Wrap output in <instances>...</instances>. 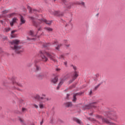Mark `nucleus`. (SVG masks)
Wrapping results in <instances>:
<instances>
[{
	"label": "nucleus",
	"mask_w": 125,
	"mask_h": 125,
	"mask_svg": "<svg viewBox=\"0 0 125 125\" xmlns=\"http://www.w3.org/2000/svg\"><path fill=\"white\" fill-rule=\"evenodd\" d=\"M20 43V40H15L10 42V46L12 49L15 50L16 53L19 54L23 52V49L21 46H19Z\"/></svg>",
	"instance_id": "nucleus-1"
},
{
	"label": "nucleus",
	"mask_w": 125,
	"mask_h": 125,
	"mask_svg": "<svg viewBox=\"0 0 125 125\" xmlns=\"http://www.w3.org/2000/svg\"><path fill=\"white\" fill-rule=\"evenodd\" d=\"M39 53L41 55L42 61H43L44 62H46L47 60H48V59L46 57H45V56H44L45 53L46 54L47 56L49 57V58H50L51 60H52V61H53V62H55V63H57V62H58L57 61V60L53 58V56H52V55H51L50 53L47 52L40 51Z\"/></svg>",
	"instance_id": "nucleus-2"
},
{
	"label": "nucleus",
	"mask_w": 125,
	"mask_h": 125,
	"mask_svg": "<svg viewBox=\"0 0 125 125\" xmlns=\"http://www.w3.org/2000/svg\"><path fill=\"white\" fill-rule=\"evenodd\" d=\"M70 68L71 69H74V73L72 76V79L70 80V83H73V82L75 81V80H76V79H77L78 77H79L78 72V71H77V66L73 64H71L70 65Z\"/></svg>",
	"instance_id": "nucleus-3"
},
{
	"label": "nucleus",
	"mask_w": 125,
	"mask_h": 125,
	"mask_svg": "<svg viewBox=\"0 0 125 125\" xmlns=\"http://www.w3.org/2000/svg\"><path fill=\"white\" fill-rule=\"evenodd\" d=\"M107 118L112 120V121H116L118 119V116L116 114V112H109L107 115Z\"/></svg>",
	"instance_id": "nucleus-4"
},
{
	"label": "nucleus",
	"mask_w": 125,
	"mask_h": 125,
	"mask_svg": "<svg viewBox=\"0 0 125 125\" xmlns=\"http://www.w3.org/2000/svg\"><path fill=\"white\" fill-rule=\"evenodd\" d=\"M98 118H99L100 119H101V120H102V121L104 123H105V124H107V125H117V124L114 123H112L111 122H110V121H109L108 119H105L103 117H102L101 116H98Z\"/></svg>",
	"instance_id": "nucleus-5"
},
{
	"label": "nucleus",
	"mask_w": 125,
	"mask_h": 125,
	"mask_svg": "<svg viewBox=\"0 0 125 125\" xmlns=\"http://www.w3.org/2000/svg\"><path fill=\"white\" fill-rule=\"evenodd\" d=\"M55 1L56 0H54ZM63 3H64V7L67 8V9H71V7L73 6V3H70L66 1V0H62Z\"/></svg>",
	"instance_id": "nucleus-6"
},
{
	"label": "nucleus",
	"mask_w": 125,
	"mask_h": 125,
	"mask_svg": "<svg viewBox=\"0 0 125 125\" xmlns=\"http://www.w3.org/2000/svg\"><path fill=\"white\" fill-rule=\"evenodd\" d=\"M52 14L55 15V16H58L59 17H61L64 15L63 13L58 11H55L53 12Z\"/></svg>",
	"instance_id": "nucleus-7"
},
{
	"label": "nucleus",
	"mask_w": 125,
	"mask_h": 125,
	"mask_svg": "<svg viewBox=\"0 0 125 125\" xmlns=\"http://www.w3.org/2000/svg\"><path fill=\"white\" fill-rule=\"evenodd\" d=\"M20 26H22V25L25 24L26 23V20L24 18V17L22 16H20Z\"/></svg>",
	"instance_id": "nucleus-8"
},
{
	"label": "nucleus",
	"mask_w": 125,
	"mask_h": 125,
	"mask_svg": "<svg viewBox=\"0 0 125 125\" xmlns=\"http://www.w3.org/2000/svg\"><path fill=\"white\" fill-rule=\"evenodd\" d=\"M53 44H54V45H57V46L56 47V49L57 50H59V49H60V47L62 46V44L58 43L57 41H55L53 43Z\"/></svg>",
	"instance_id": "nucleus-9"
},
{
	"label": "nucleus",
	"mask_w": 125,
	"mask_h": 125,
	"mask_svg": "<svg viewBox=\"0 0 125 125\" xmlns=\"http://www.w3.org/2000/svg\"><path fill=\"white\" fill-rule=\"evenodd\" d=\"M42 23H45L47 25H50L52 23V21H46V20L43 19L40 20Z\"/></svg>",
	"instance_id": "nucleus-10"
},
{
	"label": "nucleus",
	"mask_w": 125,
	"mask_h": 125,
	"mask_svg": "<svg viewBox=\"0 0 125 125\" xmlns=\"http://www.w3.org/2000/svg\"><path fill=\"white\" fill-rule=\"evenodd\" d=\"M18 20V19H17V18H13L12 21H10V25L11 27H13L14 23H16V22H17Z\"/></svg>",
	"instance_id": "nucleus-11"
},
{
	"label": "nucleus",
	"mask_w": 125,
	"mask_h": 125,
	"mask_svg": "<svg viewBox=\"0 0 125 125\" xmlns=\"http://www.w3.org/2000/svg\"><path fill=\"white\" fill-rule=\"evenodd\" d=\"M94 104H95V103H92L88 105H85V109H90V108H92L93 107L94 108L95 107Z\"/></svg>",
	"instance_id": "nucleus-12"
},
{
	"label": "nucleus",
	"mask_w": 125,
	"mask_h": 125,
	"mask_svg": "<svg viewBox=\"0 0 125 125\" xmlns=\"http://www.w3.org/2000/svg\"><path fill=\"white\" fill-rule=\"evenodd\" d=\"M11 82H12V83L14 84V85H18L19 86H20V87H23V85H22V84L17 83L15 80H11Z\"/></svg>",
	"instance_id": "nucleus-13"
},
{
	"label": "nucleus",
	"mask_w": 125,
	"mask_h": 125,
	"mask_svg": "<svg viewBox=\"0 0 125 125\" xmlns=\"http://www.w3.org/2000/svg\"><path fill=\"white\" fill-rule=\"evenodd\" d=\"M28 18H29V19H30V20H32L34 26H35V27H38L39 26V24H38V23H37L36 21H35V19L34 17H28Z\"/></svg>",
	"instance_id": "nucleus-14"
},
{
	"label": "nucleus",
	"mask_w": 125,
	"mask_h": 125,
	"mask_svg": "<svg viewBox=\"0 0 125 125\" xmlns=\"http://www.w3.org/2000/svg\"><path fill=\"white\" fill-rule=\"evenodd\" d=\"M27 9L29 11V13H36V12L37 11V10L35 9H32V8H31V7L29 6H27Z\"/></svg>",
	"instance_id": "nucleus-15"
},
{
	"label": "nucleus",
	"mask_w": 125,
	"mask_h": 125,
	"mask_svg": "<svg viewBox=\"0 0 125 125\" xmlns=\"http://www.w3.org/2000/svg\"><path fill=\"white\" fill-rule=\"evenodd\" d=\"M45 77H46V75L44 74L43 73H40L37 75V77L40 80H42V79H43V78H45Z\"/></svg>",
	"instance_id": "nucleus-16"
},
{
	"label": "nucleus",
	"mask_w": 125,
	"mask_h": 125,
	"mask_svg": "<svg viewBox=\"0 0 125 125\" xmlns=\"http://www.w3.org/2000/svg\"><path fill=\"white\" fill-rule=\"evenodd\" d=\"M65 82V79H61V81L60 82L58 86L57 87V89H59L60 88V86H61L62 84H63V83Z\"/></svg>",
	"instance_id": "nucleus-17"
},
{
	"label": "nucleus",
	"mask_w": 125,
	"mask_h": 125,
	"mask_svg": "<svg viewBox=\"0 0 125 125\" xmlns=\"http://www.w3.org/2000/svg\"><path fill=\"white\" fill-rule=\"evenodd\" d=\"M46 97V95L43 94L42 95V97L40 96V95H37V98H39V100H43L44 98H45Z\"/></svg>",
	"instance_id": "nucleus-18"
},
{
	"label": "nucleus",
	"mask_w": 125,
	"mask_h": 125,
	"mask_svg": "<svg viewBox=\"0 0 125 125\" xmlns=\"http://www.w3.org/2000/svg\"><path fill=\"white\" fill-rule=\"evenodd\" d=\"M58 82V77H55L54 79H52L51 83H56Z\"/></svg>",
	"instance_id": "nucleus-19"
},
{
	"label": "nucleus",
	"mask_w": 125,
	"mask_h": 125,
	"mask_svg": "<svg viewBox=\"0 0 125 125\" xmlns=\"http://www.w3.org/2000/svg\"><path fill=\"white\" fill-rule=\"evenodd\" d=\"M39 108L40 109H43L44 108V107H45V105L44 104H43V103H42V102H40L39 104Z\"/></svg>",
	"instance_id": "nucleus-20"
},
{
	"label": "nucleus",
	"mask_w": 125,
	"mask_h": 125,
	"mask_svg": "<svg viewBox=\"0 0 125 125\" xmlns=\"http://www.w3.org/2000/svg\"><path fill=\"white\" fill-rule=\"evenodd\" d=\"M37 33L36 34V32H34V31L33 30H31L29 32V35H30V36H32V37H36V36H37Z\"/></svg>",
	"instance_id": "nucleus-21"
},
{
	"label": "nucleus",
	"mask_w": 125,
	"mask_h": 125,
	"mask_svg": "<svg viewBox=\"0 0 125 125\" xmlns=\"http://www.w3.org/2000/svg\"><path fill=\"white\" fill-rule=\"evenodd\" d=\"M73 121L74 122H76L78 124H79V125H82V121L78 119V118H73Z\"/></svg>",
	"instance_id": "nucleus-22"
},
{
	"label": "nucleus",
	"mask_w": 125,
	"mask_h": 125,
	"mask_svg": "<svg viewBox=\"0 0 125 125\" xmlns=\"http://www.w3.org/2000/svg\"><path fill=\"white\" fill-rule=\"evenodd\" d=\"M44 29L47 32H52V31H53V29L49 27H45Z\"/></svg>",
	"instance_id": "nucleus-23"
},
{
	"label": "nucleus",
	"mask_w": 125,
	"mask_h": 125,
	"mask_svg": "<svg viewBox=\"0 0 125 125\" xmlns=\"http://www.w3.org/2000/svg\"><path fill=\"white\" fill-rule=\"evenodd\" d=\"M42 46H43V47H48V46H50V44L49 43H46L44 42H42Z\"/></svg>",
	"instance_id": "nucleus-24"
},
{
	"label": "nucleus",
	"mask_w": 125,
	"mask_h": 125,
	"mask_svg": "<svg viewBox=\"0 0 125 125\" xmlns=\"http://www.w3.org/2000/svg\"><path fill=\"white\" fill-rule=\"evenodd\" d=\"M11 28L8 27H6L4 28L3 31L4 32H5L6 33H8L10 31H11Z\"/></svg>",
	"instance_id": "nucleus-25"
},
{
	"label": "nucleus",
	"mask_w": 125,
	"mask_h": 125,
	"mask_svg": "<svg viewBox=\"0 0 125 125\" xmlns=\"http://www.w3.org/2000/svg\"><path fill=\"white\" fill-rule=\"evenodd\" d=\"M41 70V67L40 66L36 64L35 66V71L38 72V71H40Z\"/></svg>",
	"instance_id": "nucleus-26"
},
{
	"label": "nucleus",
	"mask_w": 125,
	"mask_h": 125,
	"mask_svg": "<svg viewBox=\"0 0 125 125\" xmlns=\"http://www.w3.org/2000/svg\"><path fill=\"white\" fill-rule=\"evenodd\" d=\"M50 100V98L47 97H45L43 100H42V102H46V101H49Z\"/></svg>",
	"instance_id": "nucleus-27"
},
{
	"label": "nucleus",
	"mask_w": 125,
	"mask_h": 125,
	"mask_svg": "<svg viewBox=\"0 0 125 125\" xmlns=\"http://www.w3.org/2000/svg\"><path fill=\"white\" fill-rule=\"evenodd\" d=\"M65 107H72V103L68 102L64 104Z\"/></svg>",
	"instance_id": "nucleus-28"
},
{
	"label": "nucleus",
	"mask_w": 125,
	"mask_h": 125,
	"mask_svg": "<svg viewBox=\"0 0 125 125\" xmlns=\"http://www.w3.org/2000/svg\"><path fill=\"white\" fill-rule=\"evenodd\" d=\"M77 95H78V94H75L73 95V102H75V101H77Z\"/></svg>",
	"instance_id": "nucleus-29"
},
{
	"label": "nucleus",
	"mask_w": 125,
	"mask_h": 125,
	"mask_svg": "<svg viewBox=\"0 0 125 125\" xmlns=\"http://www.w3.org/2000/svg\"><path fill=\"white\" fill-rule=\"evenodd\" d=\"M16 15V13H12L8 15V17H13V16H15Z\"/></svg>",
	"instance_id": "nucleus-30"
},
{
	"label": "nucleus",
	"mask_w": 125,
	"mask_h": 125,
	"mask_svg": "<svg viewBox=\"0 0 125 125\" xmlns=\"http://www.w3.org/2000/svg\"><path fill=\"white\" fill-rule=\"evenodd\" d=\"M1 39H2V40H3V41H6V40H7V37L3 36V35H1Z\"/></svg>",
	"instance_id": "nucleus-31"
},
{
	"label": "nucleus",
	"mask_w": 125,
	"mask_h": 125,
	"mask_svg": "<svg viewBox=\"0 0 125 125\" xmlns=\"http://www.w3.org/2000/svg\"><path fill=\"white\" fill-rule=\"evenodd\" d=\"M21 111H22V113H25V112H26V111H27V108H26L25 107H22Z\"/></svg>",
	"instance_id": "nucleus-32"
},
{
	"label": "nucleus",
	"mask_w": 125,
	"mask_h": 125,
	"mask_svg": "<svg viewBox=\"0 0 125 125\" xmlns=\"http://www.w3.org/2000/svg\"><path fill=\"white\" fill-rule=\"evenodd\" d=\"M78 4H81L82 5H84V2H83V1L78 2Z\"/></svg>",
	"instance_id": "nucleus-33"
},
{
	"label": "nucleus",
	"mask_w": 125,
	"mask_h": 125,
	"mask_svg": "<svg viewBox=\"0 0 125 125\" xmlns=\"http://www.w3.org/2000/svg\"><path fill=\"white\" fill-rule=\"evenodd\" d=\"M17 37V35L15 34H11V38H16Z\"/></svg>",
	"instance_id": "nucleus-34"
},
{
	"label": "nucleus",
	"mask_w": 125,
	"mask_h": 125,
	"mask_svg": "<svg viewBox=\"0 0 125 125\" xmlns=\"http://www.w3.org/2000/svg\"><path fill=\"white\" fill-rule=\"evenodd\" d=\"M59 59H64V56L63 55H61L58 58Z\"/></svg>",
	"instance_id": "nucleus-35"
},
{
	"label": "nucleus",
	"mask_w": 125,
	"mask_h": 125,
	"mask_svg": "<svg viewBox=\"0 0 125 125\" xmlns=\"http://www.w3.org/2000/svg\"><path fill=\"white\" fill-rule=\"evenodd\" d=\"M67 64L68 62L67 61H65L64 62H63V65H64L65 67H67Z\"/></svg>",
	"instance_id": "nucleus-36"
},
{
	"label": "nucleus",
	"mask_w": 125,
	"mask_h": 125,
	"mask_svg": "<svg viewBox=\"0 0 125 125\" xmlns=\"http://www.w3.org/2000/svg\"><path fill=\"white\" fill-rule=\"evenodd\" d=\"M56 71L57 72H60V71H61V69L59 68H56Z\"/></svg>",
	"instance_id": "nucleus-37"
},
{
	"label": "nucleus",
	"mask_w": 125,
	"mask_h": 125,
	"mask_svg": "<svg viewBox=\"0 0 125 125\" xmlns=\"http://www.w3.org/2000/svg\"><path fill=\"white\" fill-rule=\"evenodd\" d=\"M39 60H35V61H34V63H35V64H37V63H38V62H39Z\"/></svg>",
	"instance_id": "nucleus-38"
},
{
	"label": "nucleus",
	"mask_w": 125,
	"mask_h": 125,
	"mask_svg": "<svg viewBox=\"0 0 125 125\" xmlns=\"http://www.w3.org/2000/svg\"><path fill=\"white\" fill-rule=\"evenodd\" d=\"M8 12V11L7 10H4L2 12L3 14H5V13H7Z\"/></svg>",
	"instance_id": "nucleus-39"
},
{
	"label": "nucleus",
	"mask_w": 125,
	"mask_h": 125,
	"mask_svg": "<svg viewBox=\"0 0 125 125\" xmlns=\"http://www.w3.org/2000/svg\"><path fill=\"white\" fill-rule=\"evenodd\" d=\"M65 47L66 48H69V47H70V44H65Z\"/></svg>",
	"instance_id": "nucleus-40"
},
{
	"label": "nucleus",
	"mask_w": 125,
	"mask_h": 125,
	"mask_svg": "<svg viewBox=\"0 0 125 125\" xmlns=\"http://www.w3.org/2000/svg\"><path fill=\"white\" fill-rule=\"evenodd\" d=\"M33 106H34V107H35L36 109H38V108H39V106H38V105H37V104H33Z\"/></svg>",
	"instance_id": "nucleus-41"
},
{
	"label": "nucleus",
	"mask_w": 125,
	"mask_h": 125,
	"mask_svg": "<svg viewBox=\"0 0 125 125\" xmlns=\"http://www.w3.org/2000/svg\"><path fill=\"white\" fill-rule=\"evenodd\" d=\"M16 32H17V30H12L11 31V34H14V33H15Z\"/></svg>",
	"instance_id": "nucleus-42"
},
{
	"label": "nucleus",
	"mask_w": 125,
	"mask_h": 125,
	"mask_svg": "<svg viewBox=\"0 0 125 125\" xmlns=\"http://www.w3.org/2000/svg\"><path fill=\"white\" fill-rule=\"evenodd\" d=\"M100 86V84H98L97 86H96L95 87V89L96 90V89H97L98 88V87H99Z\"/></svg>",
	"instance_id": "nucleus-43"
},
{
	"label": "nucleus",
	"mask_w": 125,
	"mask_h": 125,
	"mask_svg": "<svg viewBox=\"0 0 125 125\" xmlns=\"http://www.w3.org/2000/svg\"><path fill=\"white\" fill-rule=\"evenodd\" d=\"M20 121L21 123H23V119H22V118H20Z\"/></svg>",
	"instance_id": "nucleus-44"
},
{
	"label": "nucleus",
	"mask_w": 125,
	"mask_h": 125,
	"mask_svg": "<svg viewBox=\"0 0 125 125\" xmlns=\"http://www.w3.org/2000/svg\"><path fill=\"white\" fill-rule=\"evenodd\" d=\"M42 124H43V120H42V122H40V125H42Z\"/></svg>",
	"instance_id": "nucleus-45"
},
{
	"label": "nucleus",
	"mask_w": 125,
	"mask_h": 125,
	"mask_svg": "<svg viewBox=\"0 0 125 125\" xmlns=\"http://www.w3.org/2000/svg\"><path fill=\"white\" fill-rule=\"evenodd\" d=\"M0 23H1V24H3V21L0 20Z\"/></svg>",
	"instance_id": "nucleus-46"
},
{
	"label": "nucleus",
	"mask_w": 125,
	"mask_h": 125,
	"mask_svg": "<svg viewBox=\"0 0 125 125\" xmlns=\"http://www.w3.org/2000/svg\"><path fill=\"white\" fill-rule=\"evenodd\" d=\"M89 94H90V95H91V94H92V91L91 90L90 91Z\"/></svg>",
	"instance_id": "nucleus-47"
},
{
	"label": "nucleus",
	"mask_w": 125,
	"mask_h": 125,
	"mask_svg": "<svg viewBox=\"0 0 125 125\" xmlns=\"http://www.w3.org/2000/svg\"><path fill=\"white\" fill-rule=\"evenodd\" d=\"M17 89H18V90H19V91H22V89H19V88H18Z\"/></svg>",
	"instance_id": "nucleus-48"
},
{
	"label": "nucleus",
	"mask_w": 125,
	"mask_h": 125,
	"mask_svg": "<svg viewBox=\"0 0 125 125\" xmlns=\"http://www.w3.org/2000/svg\"><path fill=\"white\" fill-rule=\"evenodd\" d=\"M42 30V27H40L39 29H38V31H41Z\"/></svg>",
	"instance_id": "nucleus-49"
},
{
	"label": "nucleus",
	"mask_w": 125,
	"mask_h": 125,
	"mask_svg": "<svg viewBox=\"0 0 125 125\" xmlns=\"http://www.w3.org/2000/svg\"><path fill=\"white\" fill-rule=\"evenodd\" d=\"M17 114H21V113L20 112V111H18V112H17Z\"/></svg>",
	"instance_id": "nucleus-50"
},
{
	"label": "nucleus",
	"mask_w": 125,
	"mask_h": 125,
	"mask_svg": "<svg viewBox=\"0 0 125 125\" xmlns=\"http://www.w3.org/2000/svg\"><path fill=\"white\" fill-rule=\"evenodd\" d=\"M69 24H70V25H72V23H71V21H69Z\"/></svg>",
	"instance_id": "nucleus-51"
},
{
	"label": "nucleus",
	"mask_w": 125,
	"mask_h": 125,
	"mask_svg": "<svg viewBox=\"0 0 125 125\" xmlns=\"http://www.w3.org/2000/svg\"><path fill=\"white\" fill-rule=\"evenodd\" d=\"M2 16L0 15V18H2Z\"/></svg>",
	"instance_id": "nucleus-52"
},
{
	"label": "nucleus",
	"mask_w": 125,
	"mask_h": 125,
	"mask_svg": "<svg viewBox=\"0 0 125 125\" xmlns=\"http://www.w3.org/2000/svg\"><path fill=\"white\" fill-rule=\"evenodd\" d=\"M69 96H70V95H69V94L67 95V97H69Z\"/></svg>",
	"instance_id": "nucleus-53"
},
{
	"label": "nucleus",
	"mask_w": 125,
	"mask_h": 125,
	"mask_svg": "<svg viewBox=\"0 0 125 125\" xmlns=\"http://www.w3.org/2000/svg\"><path fill=\"white\" fill-rule=\"evenodd\" d=\"M26 125H28V122H26Z\"/></svg>",
	"instance_id": "nucleus-54"
},
{
	"label": "nucleus",
	"mask_w": 125,
	"mask_h": 125,
	"mask_svg": "<svg viewBox=\"0 0 125 125\" xmlns=\"http://www.w3.org/2000/svg\"><path fill=\"white\" fill-rule=\"evenodd\" d=\"M65 42H68V41H65Z\"/></svg>",
	"instance_id": "nucleus-55"
},
{
	"label": "nucleus",
	"mask_w": 125,
	"mask_h": 125,
	"mask_svg": "<svg viewBox=\"0 0 125 125\" xmlns=\"http://www.w3.org/2000/svg\"><path fill=\"white\" fill-rule=\"evenodd\" d=\"M27 40H30V38H27Z\"/></svg>",
	"instance_id": "nucleus-56"
},
{
	"label": "nucleus",
	"mask_w": 125,
	"mask_h": 125,
	"mask_svg": "<svg viewBox=\"0 0 125 125\" xmlns=\"http://www.w3.org/2000/svg\"><path fill=\"white\" fill-rule=\"evenodd\" d=\"M32 40H35V39H34V38H33V39H32Z\"/></svg>",
	"instance_id": "nucleus-57"
},
{
	"label": "nucleus",
	"mask_w": 125,
	"mask_h": 125,
	"mask_svg": "<svg viewBox=\"0 0 125 125\" xmlns=\"http://www.w3.org/2000/svg\"><path fill=\"white\" fill-rule=\"evenodd\" d=\"M33 125H35V124H33Z\"/></svg>",
	"instance_id": "nucleus-58"
}]
</instances>
